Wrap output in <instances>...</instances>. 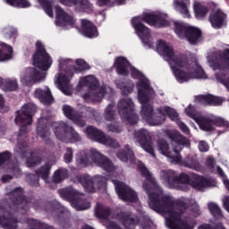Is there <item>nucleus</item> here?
Segmentation results:
<instances>
[{
    "instance_id": "nucleus-1",
    "label": "nucleus",
    "mask_w": 229,
    "mask_h": 229,
    "mask_svg": "<svg viewBox=\"0 0 229 229\" xmlns=\"http://www.w3.org/2000/svg\"><path fill=\"white\" fill-rule=\"evenodd\" d=\"M138 168L146 178L143 189L148 194V207L157 214H162L171 229H194L196 224L182 220V214L187 210V200L178 199L174 201L173 197L164 195L146 165L139 163Z\"/></svg>"
},
{
    "instance_id": "nucleus-2",
    "label": "nucleus",
    "mask_w": 229,
    "mask_h": 229,
    "mask_svg": "<svg viewBox=\"0 0 229 229\" xmlns=\"http://www.w3.org/2000/svg\"><path fill=\"white\" fill-rule=\"evenodd\" d=\"M114 67H116L118 74L127 76L128 71H131L132 78L139 80L136 86L138 89V99L141 104L140 115L148 124L158 126V124H162L165 121V115H168L172 121H177L178 113L172 107L163 106L154 111L153 106L149 104V99L155 96V90L151 88L149 80L144 76V73L130 65L128 60L124 58L116 59Z\"/></svg>"
},
{
    "instance_id": "nucleus-3",
    "label": "nucleus",
    "mask_w": 229,
    "mask_h": 229,
    "mask_svg": "<svg viewBox=\"0 0 229 229\" xmlns=\"http://www.w3.org/2000/svg\"><path fill=\"white\" fill-rule=\"evenodd\" d=\"M142 21L154 28H165L171 24L169 18L165 14L157 13H144L142 17L132 18L131 24L137 37L140 39L144 47L155 49L161 56L166 58L174 57V49L164 39H157L155 46V39L151 36V30Z\"/></svg>"
},
{
    "instance_id": "nucleus-4",
    "label": "nucleus",
    "mask_w": 229,
    "mask_h": 229,
    "mask_svg": "<svg viewBox=\"0 0 229 229\" xmlns=\"http://www.w3.org/2000/svg\"><path fill=\"white\" fill-rule=\"evenodd\" d=\"M168 137L172 140L171 146L165 140H158L157 149L161 155L169 159L171 164H178L181 160L180 151L183 149V146L189 148L191 141L177 131H170Z\"/></svg>"
},
{
    "instance_id": "nucleus-5",
    "label": "nucleus",
    "mask_w": 229,
    "mask_h": 229,
    "mask_svg": "<svg viewBox=\"0 0 229 229\" xmlns=\"http://www.w3.org/2000/svg\"><path fill=\"white\" fill-rule=\"evenodd\" d=\"M166 62L174 71V74L179 83L189 81V80H194V78L199 80H207V73H205L203 68H201L198 63H193L191 64V69L193 72H189L185 71V59L168 58L166 59Z\"/></svg>"
},
{
    "instance_id": "nucleus-6",
    "label": "nucleus",
    "mask_w": 229,
    "mask_h": 229,
    "mask_svg": "<svg viewBox=\"0 0 229 229\" xmlns=\"http://www.w3.org/2000/svg\"><path fill=\"white\" fill-rule=\"evenodd\" d=\"M79 85L90 89L89 92L84 94L83 98L84 99H90L91 101H101L105 94H112L114 92V89H112L110 86L98 87V79L92 75L81 78Z\"/></svg>"
},
{
    "instance_id": "nucleus-7",
    "label": "nucleus",
    "mask_w": 229,
    "mask_h": 229,
    "mask_svg": "<svg viewBox=\"0 0 229 229\" xmlns=\"http://www.w3.org/2000/svg\"><path fill=\"white\" fill-rule=\"evenodd\" d=\"M185 112L186 115L193 119L204 131H210L214 130V124L229 130V122L221 117H216L213 120L206 118L201 115V113L196 112V109H194L192 106H189L188 108L185 109Z\"/></svg>"
},
{
    "instance_id": "nucleus-8",
    "label": "nucleus",
    "mask_w": 229,
    "mask_h": 229,
    "mask_svg": "<svg viewBox=\"0 0 229 229\" xmlns=\"http://www.w3.org/2000/svg\"><path fill=\"white\" fill-rule=\"evenodd\" d=\"M90 159L98 165V167H102V169H105L106 171H114V165L112 162L97 150H91L89 156L87 151H81L77 157V162L81 167H85Z\"/></svg>"
},
{
    "instance_id": "nucleus-9",
    "label": "nucleus",
    "mask_w": 229,
    "mask_h": 229,
    "mask_svg": "<svg viewBox=\"0 0 229 229\" xmlns=\"http://www.w3.org/2000/svg\"><path fill=\"white\" fill-rule=\"evenodd\" d=\"M174 31L179 38H187L190 44H198L201 38V30L182 21H174Z\"/></svg>"
},
{
    "instance_id": "nucleus-10",
    "label": "nucleus",
    "mask_w": 229,
    "mask_h": 229,
    "mask_svg": "<svg viewBox=\"0 0 229 229\" xmlns=\"http://www.w3.org/2000/svg\"><path fill=\"white\" fill-rule=\"evenodd\" d=\"M162 180L167 183L172 189H180L181 191H187V183H191V177L187 174H181L176 175L174 171L162 170L160 173Z\"/></svg>"
},
{
    "instance_id": "nucleus-11",
    "label": "nucleus",
    "mask_w": 229,
    "mask_h": 229,
    "mask_svg": "<svg viewBox=\"0 0 229 229\" xmlns=\"http://www.w3.org/2000/svg\"><path fill=\"white\" fill-rule=\"evenodd\" d=\"M117 108L123 121H126L129 124H137L139 123V116L135 114V104L131 98H122L118 102Z\"/></svg>"
},
{
    "instance_id": "nucleus-12",
    "label": "nucleus",
    "mask_w": 229,
    "mask_h": 229,
    "mask_svg": "<svg viewBox=\"0 0 229 229\" xmlns=\"http://www.w3.org/2000/svg\"><path fill=\"white\" fill-rule=\"evenodd\" d=\"M61 198L70 201L75 210H87L90 208V202L83 200L81 194L72 188H65L59 191Z\"/></svg>"
},
{
    "instance_id": "nucleus-13",
    "label": "nucleus",
    "mask_w": 229,
    "mask_h": 229,
    "mask_svg": "<svg viewBox=\"0 0 229 229\" xmlns=\"http://www.w3.org/2000/svg\"><path fill=\"white\" fill-rule=\"evenodd\" d=\"M85 133L89 139L95 140V142H99L100 144H104V146H108V148H119V142L117 140L112 139L110 136L105 135L103 131L92 126L87 127Z\"/></svg>"
},
{
    "instance_id": "nucleus-14",
    "label": "nucleus",
    "mask_w": 229,
    "mask_h": 229,
    "mask_svg": "<svg viewBox=\"0 0 229 229\" xmlns=\"http://www.w3.org/2000/svg\"><path fill=\"white\" fill-rule=\"evenodd\" d=\"M134 139L140 144L142 149L155 157V145L153 144V135L146 129H140L134 131Z\"/></svg>"
},
{
    "instance_id": "nucleus-15",
    "label": "nucleus",
    "mask_w": 229,
    "mask_h": 229,
    "mask_svg": "<svg viewBox=\"0 0 229 229\" xmlns=\"http://www.w3.org/2000/svg\"><path fill=\"white\" fill-rule=\"evenodd\" d=\"M77 182L81 183L87 192H96V187L101 189L106 183V179L101 175L90 177V175H79Z\"/></svg>"
},
{
    "instance_id": "nucleus-16",
    "label": "nucleus",
    "mask_w": 229,
    "mask_h": 229,
    "mask_svg": "<svg viewBox=\"0 0 229 229\" xmlns=\"http://www.w3.org/2000/svg\"><path fill=\"white\" fill-rule=\"evenodd\" d=\"M55 133L57 139L63 140V142H71V140L78 142L79 140H81L80 134L65 123H61L59 126L55 128Z\"/></svg>"
},
{
    "instance_id": "nucleus-17",
    "label": "nucleus",
    "mask_w": 229,
    "mask_h": 229,
    "mask_svg": "<svg viewBox=\"0 0 229 229\" xmlns=\"http://www.w3.org/2000/svg\"><path fill=\"white\" fill-rule=\"evenodd\" d=\"M46 76H47L46 72H40L35 68H29L23 72L21 81L22 85L31 87V85H35V83L44 81Z\"/></svg>"
},
{
    "instance_id": "nucleus-18",
    "label": "nucleus",
    "mask_w": 229,
    "mask_h": 229,
    "mask_svg": "<svg viewBox=\"0 0 229 229\" xmlns=\"http://www.w3.org/2000/svg\"><path fill=\"white\" fill-rule=\"evenodd\" d=\"M63 112L64 115L68 117V119H71V121H73L77 126H85V119L84 117H92L94 114L90 112V110H88L87 108H84V111L82 112V114H78L74 112V109L71 107L70 106H64L63 107Z\"/></svg>"
},
{
    "instance_id": "nucleus-19",
    "label": "nucleus",
    "mask_w": 229,
    "mask_h": 229,
    "mask_svg": "<svg viewBox=\"0 0 229 229\" xmlns=\"http://www.w3.org/2000/svg\"><path fill=\"white\" fill-rule=\"evenodd\" d=\"M113 183L115 185L116 192L123 201H137V193L133 191L128 185L124 182H120L119 181L113 180Z\"/></svg>"
},
{
    "instance_id": "nucleus-20",
    "label": "nucleus",
    "mask_w": 229,
    "mask_h": 229,
    "mask_svg": "<svg viewBox=\"0 0 229 229\" xmlns=\"http://www.w3.org/2000/svg\"><path fill=\"white\" fill-rule=\"evenodd\" d=\"M56 20L55 24L59 28H64V30H69L74 26V18L72 15L66 13L62 10L60 6H55Z\"/></svg>"
},
{
    "instance_id": "nucleus-21",
    "label": "nucleus",
    "mask_w": 229,
    "mask_h": 229,
    "mask_svg": "<svg viewBox=\"0 0 229 229\" xmlns=\"http://www.w3.org/2000/svg\"><path fill=\"white\" fill-rule=\"evenodd\" d=\"M62 4L65 6H75L77 12H90L92 10V4L88 0H59Z\"/></svg>"
},
{
    "instance_id": "nucleus-22",
    "label": "nucleus",
    "mask_w": 229,
    "mask_h": 229,
    "mask_svg": "<svg viewBox=\"0 0 229 229\" xmlns=\"http://www.w3.org/2000/svg\"><path fill=\"white\" fill-rule=\"evenodd\" d=\"M33 122V116L31 114L26 113V107H21L19 114L15 118L16 124L21 126L20 130V135H22V131H26L24 129L25 126H30Z\"/></svg>"
},
{
    "instance_id": "nucleus-23",
    "label": "nucleus",
    "mask_w": 229,
    "mask_h": 229,
    "mask_svg": "<svg viewBox=\"0 0 229 229\" xmlns=\"http://www.w3.org/2000/svg\"><path fill=\"white\" fill-rule=\"evenodd\" d=\"M55 83L61 92L65 94V96H71L72 94V85H71V81H69L64 74L60 73L57 75Z\"/></svg>"
},
{
    "instance_id": "nucleus-24",
    "label": "nucleus",
    "mask_w": 229,
    "mask_h": 229,
    "mask_svg": "<svg viewBox=\"0 0 229 229\" xmlns=\"http://www.w3.org/2000/svg\"><path fill=\"white\" fill-rule=\"evenodd\" d=\"M81 33L88 38H96L99 35L96 26L88 20H81Z\"/></svg>"
},
{
    "instance_id": "nucleus-25",
    "label": "nucleus",
    "mask_w": 229,
    "mask_h": 229,
    "mask_svg": "<svg viewBox=\"0 0 229 229\" xmlns=\"http://www.w3.org/2000/svg\"><path fill=\"white\" fill-rule=\"evenodd\" d=\"M224 101L225 99L223 98L212 95H200L195 97V102L201 103L202 105H213L214 106H217L223 105Z\"/></svg>"
},
{
    "instance_id": "nucleus-26",
    "label": "nucleus",
    "mask_w": 229,
    "mask_h": 229,
    "mask_svg": "<svg viewBox=\"0 0 229 229\" xmlns=\"http://www.w3.org/2000/svg\"><path fill=\"white\" fill-rule=\"evenodd\" d=\"M189 6H191V3L189 2L174 0V9L178 12V13L182 14L184 19H191V11L189 10Z\"/></svg>"
},
{
    "instance_id": "nucleus-27",
    "label": "nucleus",
    "mask_w": 229,
    "mask_h": 229,
    "mask_svg": "<svg viewBox=\"0 0 229 229\" xmlns=\"http://www.w3.org/2000/svg\"><path fill=\"white\" fill-rule=\"evenodd\" d=\"M37 133L38 137H40V139L45 140V142H48V140H50L51 131H49V128H47V125L44 123V119L38 120Z\"/></svg>"
},
{
    "instance_id": "nucleus-28",
    "label": "nucleus",
    "mask_w": 229,
    "mask_h": 229,
    "mask_svg": "<svg viewBox=\"0 0 229 229\" xmlns=\"http://www.w3.org/2000/svg\"><path fill=\"white\" fill-rule=\"evenodd\" d=\"M190 184L197 191H203V189H206V187H214V184H210L208 180L199 175H195Z\"/></svg>"
},
{
    "instance_id": "nucleus-29",
    "label": "nucleus",
    "mask_w": 229,
    "mask_h": 229,
    "mask_svg": "<svg viewBox=\"0 0 229 229\" xmlns=\"http://www.w3.org/2000/svg\"><path fill=\"white\" fill-rule=\"evenodd\" d=\"M225 19H226V15L221 10H216L210 15L209 21L213 28H221L223 22H225Z\"/></svg>"
},
{
    "instance_id": "nucleus-30",
    "label": "nucleus",
    "mask_w": 229,
    "mask_h": 229,
    "mask_svg": "<svg viewBox=\"0 0 229 229\" xmlns=\"http://www.w3.org/2000/svg\"><path fill=\"white\" fill-rule=\"evenodd\" d=\"M36 98H39V101L41 103H44V105H51L53 102V96H51V91L49 89H47V90L38 89L35 91Z\"/></svg>"
},
{
    "instance_id": "nucleus-31",
    "label": "nucleus",
    "mask_w": 229,
    "mask_h": 229,
    "mask_svg": "<svg viewBox=\"0 0 229 229\" xmlns=\"http://www.w3.org/2000/svg\"><path fill=\"white\" fill-rule=\"evenodd\" d=\"M192 9L195 13L196 19H203L208 13V9L203 4L198 1H194L192 4Z\"/></svg>"
},
{
    "instance_id": "nucleus-32",
    "label": "nucleus",
    "mask_w": 229,
    "mask_h": 229,
    "mask_svg": "<svg viewBox=\"0 0 229 229\" xmlns=\"http://www.w3.org/2000/svg\"><path fill=\"white\" fill-rule=\"evenodd\" d=\"M0 225L4 229H17V219L4 214V216H0Z\"/></svg>"
},
{
    "instance_id": "nucleus-33",
    "label": "nucleus",
    "mask_w": 229,
    "mask_h": 229,
    "mask_svg": "<svg viewBox=\"0 0 229 229\" xmlns=\"http://www.w3.org/2000/svg\"><path fill=\"white\" fill-rule=\"evenodd\" d=\"M52 64L53 61L49 58H35L33 60L34 67H38L41 71H48Z\"/></svg>"
},
{
    "instance_id": "nucleus-34",
    "label": "nucleus",
    "mask_w": 229,
    "mask_h": 229,
    "mask_svg": "<svg viewBox=\"0 0 229 229\" xmlns=\"http://www.w3.org/2000/svg\"><path fill=\"white\" fill-rule=\"evenodd\" d=\"M174 164H180V165H184L185 167H189L190 169H194L195 171L201 170V165H199V163L192 157H188L187 159L182 161V156H181L180 162L174 163Z\"/></svg>"
},
{
    "instance_id": "nucleus-35",
    "label": "nucleus",
    "mask_w": 229,
    "mask_h": 229,
    "mask_svg": "<svg viewBox=\"0 0 229 229\" xmlns=\"http://www.w3.org/2000/svg\"><path fill=\"white\" fill-rule=\"evenodd\" d=\"M174 164H180V165H184L185 167H189L190 169H194L195 171L201 170V165H199V163L192 157H188L187 159L182 161V156H181L180 162L174 163Z\"/></svg>"
},
{
    "instance_id": "nucleus-36",
    "label": "nucleus",
    "mask_w": 229,
    "mask_h": 229,
    "mask_svg": "<svg viewBox=\"0 0 229 229\" xmlns=\"http://www.w3.org/2000/svg\"><path fill=\"white\" fill-rule=\"evenodd\" d=\"M104 118L108 123H114L117 121V113H115V106L110 104L108 105L104 112Z\"/></svg>"
},
{
    "instance_id": "nucleus-37",
    "label": "nucleus",
    "mask_w": 229,
    "mask_h": 229,
    "mask_svg": "<svg viewBox=\"0 0 229 229\" xmlns=\"http://www.w3.org/2000/svg\"><path fill=\"white\" fill-rule=\"evenodd\" d=\"M3 90L5 92H15L19 90V82L17 79H6L4 81Z\"/></svg>"
},
{
    "instance_id": "nucleus-38",
    "label": "nucleus",
    "mask_w": 229,
    "mask_h": 229,
    "mask_svg": "<svg viewBox=\"0 0 229 229\" xmlns=\"http://www.w3.org/2000/svg\"><path fill=\"white\" fill-rule=\"evenodd\" d=\"M0 58H13V47L5 43L0 42Z\"/></svg>"
},
{
    "instance_id": "nucleus-39",
    "label": "nucleus",
    "mask_w": 229,
    "mask_h": 229,
    "mask_svg": "<svg viewBox=\"0 0 229 229\" xmlns=\"http://www.w3.org/2000/svg\"><path fill=\"white\" fill-rule=\"evenodd\" d=\"M33 58H49V54L46 51L42 41L36 42V52L33 55Z\"/></svg>"
},
{
    "instance_id": "nucleus-40",
    "label": "nucleus",
    "mask_w": 229,
    "mask_h": 229,
    "mask_svg": "<svg viewBox=\"0 0 229 229\" xmlns=\"http://www.w3.org/2000/svg\"><path fill=\"white\" fill-rule=\"evenodd\" d=\"M50 173L51 165H49V164H46L36 171L37 176H38V178H42V180H45L46 182L49 180Z\"/></svg>"
},
{
    "instance_id": "nucleus-41",
    "label": "nucleus",
    "mask_w": 229,
    "mask_h": 229,
    "mask_svg": "<svg viewBox=\"0 0 229 229\" xmlns=\"http://www.w3.org/2000/svg\"><path fill=\"white\" fill-rule=\"evenodd\" d=\"M117 157L122 162H128L133 158V151L130 149V146H125V151L120 150Z\"/></svg>"
},
{
    "instance_id": "nucleus-42",
    "label": "nucleus",
    "mask_w": 229,
    "mask_h": 229,
    "mask_svg": "<svg viewBox=\"0 0 229 229\" xmlns=\"http://www.w3.org/2000/svg\"><path fill=\"white\" fill-rule=\"evenodd\" d=\"M5 3L14 8H30L31 6L28 0H5Z\"/></svg>"
},
{
    "instance_id": "nucleus-43",
    "label": "nucleus",
    "mask_w": 229,
    "mask_h": 229,
    "mask_svg": "<svg viewBox=\"0 0 229 229\" xmlns=\"http://www.w3.org/2000/svg\"><path fill=\"white\" fill-rule=\"evenodd\" d=\"M95 214L97 217H99L100 219H105V217H106L108 214H110V209L105 208L103 204H98L95 209Z\"/></svg>"
},
{
    "instance_id": "nucleus-44",
    "label": "nucleus",
    "mask_w": 229,
    "mask_h": 229,
    "mask_svg": "<svg viewBox=\"0 0 229 229\" xmlns=\"http://www.w3.org/2000/svg\"><path fill=\"white\" fill-rule=\"evenodd\" d=\"M67 176H69L67 169H59L54 174V182H55V183H60V182L65 180Z\"/></svg>"
},
{
    "instance_id": "nucleus-45",
    "label": "nucleus",
    "mask_w": 229,
    "mask_h": 229,
    "mask_svg": "<svg viewBox=\"0 0 229 229\" xmlns=\"http://www.w3.org/2000/svg\"><path fill=\"white\" fill-rule=\"evenodd\" d=\"M126 0H97L98 6H114V4H124Z\"/></svg>"
},
{
    "instance_id": "nucleus-46",
    "label": "nucleus",
    "mask_w": 229,
    "mask_h": 229,
    "mask_svg": "<svg viewBox=\"0 0 229 229\" xmlns=\"http://www.w3.org/2000/svg\"><path fill=\"white\" fill-rule=\"evenodd\" d=\"M38 3L45 10V13L48 17H53V7L51 6V0H38Z\"/></svg>"
},
{
    "instance_id": "nucleus-47",
    "label": "nucleus",
    "mask_w": 229,
    "mask_h": 229,
    "mask_svg": "<svg viewBox=\"0 0 229 229\" xmlns=\"http://www.w3.org/2000/svg\"><path fill=\"white\" fill-rule=\"evenodd\" d=\"M106 130L108 131H111L112 133H121V131H123V128L119 126V123H117V120L107 123Z\"/></svg>"
},
{
    "instance_id": "nucleus-48",
    "label": "nucleus",
    "mask_w": 229,
    "mask_h": 229,
    "mask_svg": "<svg viewBox=\"0 0 229 229\" xmlns=\"http://www.w3.org/2000/svg\"><path fill=\"white\" fill-rule=\"evenodd\" d=\"M117 86L119 87V89H121L123 94H131V92H133V83L131 81H129L126 84H121L119 82H116Z\"/></svg>"
},
{
    "instance_id": "nucleus-49",
    "label": "nucleus",
    "mask_w": 229,
    "mask_h": 229,
    "mask_svg": "<svg viewBox=\"0 0 229 229\" xmlns=\"http://www.w3.org/2000/svg\"><path fill=\"white\" fill-rule=\"evenodd\" d=\"M75 69L77 71H89V69H90V66L89 65V64H87V62H85V60L77 59L75 61Z\"/></svg>"
},
{
    "instance_id": "nucleus-50",
    "label": "nucleus",
    "mask_w": 229,
    "mask_h": 229,
    "mask_svg": "<svg viewBox=\"0 0 229 229\" xmlns=\"http://www.w3.org/2000/svg\"><path fill=\"white\" fill-rule=\"evenodd\" d=\"M208 208H209V211L211 212L212 216H214V217H217L218 219H219V217H222L221 209L219 208V206H217V204L209 203Z\"/></svg>"
},
{
    "instance_id": "nucleus-51",
    "label": "nucleus",
    "mask_w": 229,
    "mask_h": 229,
    "mask_svg": "<svg viewBox=\"0 0 229 229\" xmlns=\"http://www.w3.org/2000/svg\"><path fill=\"white\" fill-rule=\"evenodd\" d=\"M13 194L14 196H18L17 199V203L15 202V200H13V206H12V209L13 210H17V206L19 205V203H22V190L21 189H16L13 191Z\"/></svg>"
},
{
    "instance_id": "nucleus-52",
    "label": "nucleus",
    "mask_w": 229,
    "mask_h": 229,
    "mask_svg": "<svg viewBox=\"0 0 229 229\" xmlns=\"http://www.w3.org/2000/svg\"><path fill=\"white\" fill-rule=\"evenodd\" d=\"M172 121L176 122L177 126H179L180 130H182V131L183 133H185L186 135H189V133H191V131L189 130V127H187V125L183 122L180 121L178 113H177V120H172Z\"/></svg>"
},
{
    "instance_id": "nucleus-53",
    "label": "nucleus",
    "mask_w": 229,
    "mask_h": 229,
    "mask_svg": "<svg viewBox=\"0 0 229 229\" xmlns=\"http://www.w3.org/2000/svg\"><path fill=\"white\" fill-rule=\"evenodd\" d=\"M40 162H42V159L35 155L27 158V165L29 167H33V165H37V164H40Z\"/></svg>"
},
{
    "instance_id": "nucleus-54",
    "label": "nucleus",
    "mask_w": 229,
    "mask_h": 229,
    "mask_svg": "<svg viewBox=\"0 0 229 229\" xmlns=\"http://www.w3.org/2000/svg\"><path fill=\"white\" fill-rule=\"evenodd\" d=\"M123 225L125 226L126 229H134L135 228V222H133V219L130 218V216H125L123 218Z\"/></svg>"
},
{
    "instance_id": "nucleus-55",
    "label": "nucleus",
    "mask_w": 229,
    "mask_h": 229,
    "mask_svg": "<svg viewBox=\"0 0 229 229\" xmlns=\"http://www.w3.org/2000/svg\"><path fill=\"white\" fill-rule=\"evenodd\" d=\"M22 108H26L25 113L30 114V115H31V117H33V114H35V112L37 110V106L32 103L25 104L22 106Z\"/></svg>"
},
{
    "instance_id": "nucleus-56",
    "label": "nucleus",
    "mask_w": 229,
    "mask_h": 229,
    "mask_svg": "<svg viewBox=\"0 0 229 229\" xmlns=\"http://www.w3.org/2000/svg\"><path fill=\"white\" fill-rule=\"evenodd\" d=\"M210 67H212V69H214V71L217 70V69H222L221 66V59H209L208 61Z\"/></svg>"
},
{
    "instance_id": "nucleus-57",
    "label": "nucleus",
    "mask_w": 229,
    "mask_h": 229,
    "mask_svg": "<svg viewBox=\"0 0 229 229\" xmlns=\"http://www.w3.org/2000/svg\"><path fill=\"white\" fill-rule=\"evenodd\" d=\"M10 160V153L4 152L0 154V165H7V162Z\"/></svg>"
},
{
    "instance_id": "nucleus-58",
    "label": "nucleus",
    "mask_w": 229,
    "mask_h": 229,
    "mask_svg": "<svg viewBox=\"0 0 229 229\" xmlns=\"http://www.w3.org/2000/svg\"><path fill=\"white\" fill-rule=\"evenodd\" d=\"M64 162L66 164H71L72 162V148H67L64 153Z\"/></svg>"
},
{
    "instance_id": "nucleus-59",
    "label": "nucleus",
    "mask_w": 229,
    "mask_h": 229,
    "mask_svg": "<svg viewBox=\"0 0 229 229\" xmlns=\"http://www.w3.org/2000/svg\"><path fill=\"white\" fill-rule=\"evenodd\" d=\"M206 165L208 169H210V171H212L214 169V165H216V159H214L212 157H207Z\"/></svg>"
},
{
    "instance_id": "nucleus-60",
    "label": "nucleus",
    "mask_w": 229,
    "mask_h": 229,
    "mask_svg": "<svg viewBox=\"0 0 229 229\" xmlns=\"http://www.w3.org/2000/svg\"><path fill=\"white\" fill-rule=\"evenodd\" d=\"M199 149L202 153H206V151H208V144L205 141H200L199 144Z\"/></svg>"
},
{
    "instance_id": "nucleus-61",
    "label": "nucleus",
    "mask_w": 229,
    "mask_h": 229,
    "mask_svg": "<svg viewBox=\"0 0 229 229\" xmlns=\"http://www.w3.org/2000/svg\"><path fill=\"white\" fill-rule=\"evenodd\" d=\"M106 226L107 229H121V227H119V225H116L114 222H109L106 225Z\"/></svg>"
},
{
    "instance_id": "nucleus-62",
    "label": "nucleus",
    "mask_w": 229,
    "mask_h": 229,
    "mask_svg": "<svg viewBox=\"0 0 229 229\" xmlns=\"http://www.w3.org/2000/svg\"><path fill=\"white\" fill-rule=\"evenodd\" d=\"M223 204H224L225 210H227V212H229V197L228 196L224 198Z\"/></svg>"
},
{
    "instance_id": "nucleus-63",
    "label": "nucleus",
    "mask_w": 229,
    "mask_h": 229,
    "mask_svg": "<svg viewBox=\"0 0 229 229\" xmlns=\"http://www.w3.org/2000/svg\"><path fill=\"white\" fill-rule=\"evenodd\" d=\"M220 82L222 85H224L227 90L229 91V79H223V80H220Z\"/></svg>"
},
{
    "instance_id": "nucleus-64",
    "label": "nucleus",
    "mask_w": 229,
    "mask_h": 229,
    "mask_svg": "<svg viewBox=\"0 0 229 229\" xmlns=\"http://www.w3.org/2000/svg\"><path fill=\"white\" fill-rule=\"evenodd\" d=\"M12 178H13L12 175H4L2 177V182L4 183H6V182H10V180H12Z\"/></svg>"
}]
</instances>
